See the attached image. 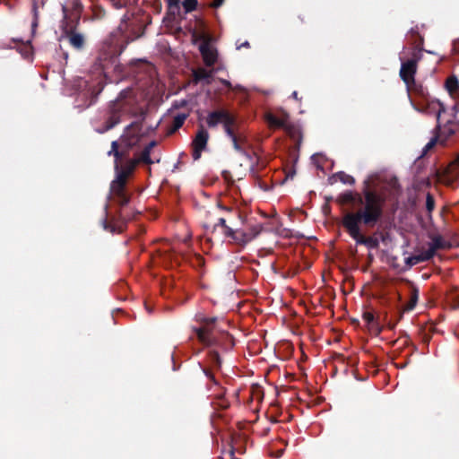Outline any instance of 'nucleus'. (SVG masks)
Listing matches in <instances>:
<instances>
[{"mask_svg": "<svg viewBox=\"0 0 459 459\" xmlns=\"http://www.w3.org/2000/svg\"><path fill=\"white\" fill-rule=\"evenodd\" d=\"M151 153L148 150H143L139 158L128 159L126 161V169L121 171L117 178L110 183L109 199L117 205L114 214H108V205L104 207L105 217L101 221L102 227L110 233H122L129 221L134 218L131 209L126 208L130 202L131 195L127 193L126 185L129 177L134 171L139 163L152 164Z\"/></svg>", "mask_w": 459, "mask_h": 459, "instance_id": "f257e3e1", "label": "nucleus"}, {"mask_svg": "<svg viewBox=\"0 0 459 459\" xmlns=\"http://www.w3.org/2000/svg\"><path fill=\"white\" fill-rule=\"evenodd\" d=\"M384 207L378 198L371 193H366V206L354 212H347L342 220V225L357 244L376 249L379 241L375 237H366L361 234L360 224L373 228L382 219Z\"/></svg>", "mask_w": 459, "mask_h": 459, "instance_id": "f03ea898", "label": "nucleus"}, {"mask_svg": "<svg viewBox=\"0 0 459 459\" xmlns=\"http://www.w3.org/2000/svg\"><path fill=\"white\" fill-rule=\"evenodd\" d=\"M120 51L117 45L111 42H104L99 56L92 65L95 78L85 81V91L82 93L87 99L85 106L93 105L98 96L101 93L106 83L107 74L111 70L116 71L119 66L118 56Z\"/></svg>", "mask_w": 459, "mask_h": 459, "instance_id": "7ed1b4c3", "label": "nucleus"}, {"mask_svg": "<svg viewBox=\"0 0 459 459\" xmlns=\"http://www.w3.org/2000/svg\"><path fill=\"white\" fill-rule=\"evenodd\" d=\"M195 320L199 326L193 327L200 343L207 348L217 347L224 351H230L235 345L231 334L217 329V317H207L203 314L195 315Z\"/></svg>", "mask_w": 459, "mask_h": 459, "instance_id": "20e7f679", "label": "nucleus"}, {"mask_svg": "<svg viewBox=\"0 0 459 459\" xmlns=\"http://www.w3.org/2000/svg\"><path fill=\"white\" fill-rule=\"evenodd\" d=\"M205 122L209 128H215L221 125L234 150L239 153H245L244 145L247 142V135L234 113L226 108H217L208 113Z\"/></svg>", "mask_w": 459, "mask_h": 459, "instance_id": "39448f33", "label": "nucleus"}, {"mask_svg": "<svg viewBox=\"0 0 459 459\" xmlns=\"http://www.w3.org/2000/svg\"><path fill=\"white\" fill-rule=\"evenodd\" d=\"M130 91H123L118 97L108 103V108L103 114V123L95 128L99 134H104L121 122L124 115L130 114L136 116L132 110V102L127 100Z\"/></svg>", "mask_w": 459, "mask_h": 459, "instance_id": "423d86ee", "label": "nucleus"}, {"mask_svg": "<svg viewBox=\"0 0 459 459\" xmlns=\"http://www.w3.org/2000/svg\"><path fill=\"white\" fill-rule=\"evenodd\" d=\"M423 57V49L412 48L410 57L406 60L401 58L399 76L406 87L415 85V75L418 70V64Z\"/></svg>", "mask_w": 459, "mask_h": 459, "instance_id": "0eeeda50", "label": "nucleus"}, {"mask_svg": "<svg viewBox=\"0 0 459 459\" xmlns=\"http://www.w3.org/2000/svg\"><path fill=\"white\" fill-rule=\"evenodd\" d=\"M374 194L381 203V207H385L386 202V196L385 194L370 189L368 186L363 189L362 195L359 193H353L351 191H346L341 194L338 197V201L341 204H348L356 203L360 205V208L366 206V193Z\"/></svg>", "mask_w": 459, "mask_h": 459, "instance_id": "6e6552de", "label": "nucleus"}, {"mask_svg": "<svg viewBox=\"0 0 459 459\" xmlns=\"http://www.w3.org/2000/svg\"><path fill=\"white\" fill-rule=\"evenodd\" d=\"M145 115L146 112L142 109L139 114L141 120L132 122L126 126L121 139L126 143L128 148L134 146L141 140L143 136V121L144 120Z\"/></svg>", "mask_w": 459, "mask_h": 459, "instance_id": "1a4fd4ad", "label": "nucleus"}, {"mask_svg": "<svg viewBox=\"0 0 459 459\" xmlns=\"http://www.w3.org/2000/svg\"><path fill=\"white\" fill-rule=\"evenodd\" d=\"M83 6L80 0H67L62 5L63 24L79 23Z\"/></svg>", "mask_w": 459, "mask_h": 459, "instance_id": "9d476101", "label": "nucleus"}, {"mask_svg": "<svg viewBox=\"0 0 459 459\" xmlns=\"http://www.w3.org/2000/svg\"><path fill=\"white\" fill-rule=\"evenodd\" d=\"M209 138L208 131L203 125H200L191 143L194 160H198L201 158L202 152L207 148Z\"/></svg>", "mask_w": 459, "mask_h": 459, "instance_id": "9b49d317", "label": "nucleus"}, {"mask_svg": "<svg viewBox=\"0 0 459 459\" xmlns=\"http://www.w3.org/2000/svg\"><path fill=\"white\" fill-rule=\"evenodd\" d=\"M118 29L122 33H129L135 39L143 34V27L134 14L129 15L126 13L121 20Z\"/></svg>", "mask_w": 459, "mask_h": 459, "instance_id": "f8f14e48", "label": "nucleus"}, {"mask_svg": "<svg viewBox=\"0 0 459 459\" xmlns=\"http://www.w3.org/2000/svg\"><path fill=\"white\" fill-rule=\"evenodd\" d=\"M78 23L62 24L64 36L68 39L69 44L75 49L81 50L85 46L84 36L76 31Z\"/></svg>", "mask_w": 459, "mask_h": 459, "instance_id": "ddd939ff", "label": "nucleus"}, {"mask_svg": "<svg viewBox=\"0 0 459 459\" xmlns=\"http://www.w3.org/2000/svg\"><path fill=\"white\" fill-rule=\"evenodd\" d=\"M226 238H228L230 243L240 247H245L247 243L252 241V237L246 235V230L239 229H227Z\"/></svg>", "mask_w": 459, "mask_h": 459, "instance_id": "4468645a", "label": "nucleus"}, {"mask_svg": "<svg viewBox=\"0 0 459 459\" xmlns=\"http://www.w3.org/2000/svg\"><path fill=\"white\" fill-rule=\"evenodd\" d=\"M199 51L206 66H212L216 63L217 51L208 42L202 43L199 46Z\"/></svg>", "mask_w": 459, "mask_h": 459, "instance_id": "2eb2a0df", "label": "nucleus"}, {"mask_svg": "<svg viewBox=\"0 0 459 459\" xmlns=\"http://www.w3.org/2000/svg\"><path fill=\"white\" fill-rule=\"evenodd\" d=\"M265 119L271 127L284 129L288 128L289 115L287 113H283L281 117L268 113L265 116Z\"/></svg>", "mask_w": 459, "mask_h": 459, "instance_id": "dca6fc26", "label": "nucleus"}, {"mask_svg": "<svg viewBox=\"0 0 459 459\" xmlns=\"http://www.w3.org/2000/svg\"><path fill=\"white\" fill-rule=\"evenodd\" d=\"M226 388L220 387V392L214 395V400L212 401V404L215 409L219 410H227L230 403L225 398Z\"/></svg>", "mask_w": 459, "mask_h": 459, "instance_id": "f3484780", "label": "nucleus"}, {"mask_svg": "<svg viewBox=\"0 0 459 459\" xmlns=\"http://www.w3.org/2000/svg\"><path fill=\"white\" fill-rule=\"evenodd\" d=\"M212 76V71H208L204 68L193 70V81L195 83L204 81L206 84H210Z\"/></svg>", "mask_w": 459, "mask_h": 459, "instance_id": "a211bd4d", "label": "nucleus"}, {"mask_svg": "<svg viewBox=\"0 0 459 459\" xmlns=\"http://www.w3.org/2000/svg\"><path fill=\"white\" fill-rule=\"evenodd\" d=\"M449 247V243L446 242L442 236L435 235L431 237V243L429 244V248L432 249L433 253L436 255L437 250L446 249Z\"/></svg>", "mask_w": 459, "mask_h": 459, "instance_id": "6ab92c4d", "label": "nucleus"}, {"mask_svg": "<svg viewBox=\"0 0 459 459\" xmlns=\"http://www.w3.org/2000/svg\"><path fill=\"white\" fill-rule=\"evenodd\" d=\"M188 116V113H180L175 116L172 124L168 130L169 134H172L181 128Z\"/></svg>", "mask_w": 459, "mask_h": 459, "instance_id": "aec40b11", "label": "nucleus"}, {"mask_svg": "<svg viewBox=\"0 0 459 459\" xmlns=\"http://www.w3.org/2000/svg\"><path fill=\"white\" fill-rule=\"evenodd\" d=\"M337 179L347 185H353L355 183L354 178L343 171L337 172L336 174L330 177L328 180L330 184H333Z\"/></svg>", "mask_w": 459, "mask_h": 459, "instance_id": "412c9836", "label": "nucleus"}, {"mask_svg": "<svg viewBox=\"0 0 459 459\" xmlns=\"http://www.w3.org/2000/svg\"><path fill=\"white\" fill-rule=\"evenodd\" d=\"M419 295H420L419 289L416 286L411 285V289H410V300L406 304L405 308H404L406 311H411L415 308V307L418 303V300H419Z\"/></svg>", "mask_w": 459, "mask_h": 459, "instance_id": "4be33fe9", "label": "nucleus"}, {"mask_svg": "<svg viewBox=\"0 0 459 459\" xmlns=\"http://www.w3.org/2000/svg\"><path fill=\"white\" fill-rule=\"evenodd\" d=\"M126 155H127L126 152L118 151V155L114 156V158H115L114 169H115V173H116L115 178H117V176L119 175V173L121 171H124L126 169V162L124 164H122V160L124 158H126Z\"/></svg>", "mask_w": 459, "mask_h": 459, "instance_id": "5701e85b", "label": "nucleus"}, {"mask_svg": "<svg viewBox=\"0 0 459 459\" xmlns=\"http://www.w3.org/2000/svg\"><path fill=\"white\" fill-rule=\"evenodd\" d=\"M44 6V0H32V14H33V21L31 23L32 31L36 29L39 23V8Z\"/></svg>", "mask_w": 459, "mask_h": 459, "instance_id": "b1692460", "label": "nucleus"}, {"mask_svg": "<svg viewBox=\"0 0 459 459\" xmlns=\"http://www.w3.org/2000/svg\"><path fill=\"white\" fill-rule=\"evenodd\" d=\"M409 37L411 44L414 45L413 48H418L420 49L422 48L424 39L423 37L419 33L418 29H411L409 31Z\"/></svg>", "mask_w": 459, "mask_h": 459, "instance_id": "393cba45", "label": "nucleus"}, {"mask_svg": "<svg viewBox=\"0 0 459 459\" xmlns=\"http://www.w3.org/2000/svg\"><path fill=\"white\" fill-rule=\"evenodd\" d=\"M208 358H209V362L213 368H215L217 370L221 369L222 361H221V356H220L218 351L211 350L208 352Z\"/></svg>", "mask_w": 459, "mask_h": 459, "instance_id": "a878e982", "label": "nucleus"}, {"mask_svg": "<svg viewBox=\"0 0 459 459\" xmlns=\"http://www.w3.org/2000/svg\"><path fill=\"white\" fill-rule=\"evenodd\" d=\"M446 88L451 94L459 90V81L455 75L447 77L446 81Z\"/></svg>", "mask_w": 459, "mask_h": 459, "instance_id": "bb28decb", "label": "nucleus"}, {"mask_svg": "<svg viewBox=\"0 0 459 459\" xmlns=\"http://www.w3.org/2000/svg\"><path fill=\"white\" fill-rule=\"evenodd\" d=\"M19 51L22 54V56L26 59H30L32 57L33 49L30 41L22 43V46L19 48Z\"/></svg>", "mask_w": 459, "mask_h": 459, "instance_id": "cd10ccee", "label": "nucleus"}, {"mask_svg": "<svg viewBox=\"0 0 459 459\" xmlns=\"http://www.w3.org/2000/svg\"><path fill=\"white\" fill-rule=\"evenodd\" d=\"M417 255L420 259V262L422 263V262H427V261L430 260L431 258H433L435 254L433 253L432 249L428 248L426 250L420 252L419 254H417Z\"/></svg>", "mask_w": 459, "mask_h": 459, "instance_id": "c85d7f7f", "label": "nucleus"}, {"mask_svg": "<svg viewBox=\"0 0 459 459\" xmlns=\"http://www.w3.org/2000/svg\"><path fill=\"white\" fill-rule=\"evenodd\" d=\"M263 230V226L261 224H256L248 229L246 231V235L252 237V240L255 238Z\"/></svg>", "mask_w": 459, "mask_h": 459, "instance_id": "c756f323", "label": "nucleus"}, {"mask_svg": "<svg viewBox=\"0 0 459 459\" xmlns=\"http://www.w3.org/2000/svg\"><path fill=\"white\" fill-rule=\"evenodd\" d=\"M426 209L429 213V217H431V212L435 209V199L430 193H428L426 196Z\"/></svg>", "mask_w": 459, "mask_h": 459, "instance_id": "7c9ffc66", "label": "nucleus"}, {"mask_svg": "<svg viewBox=\"0 0 459 459\" xmlns=\"http://www.w3.org/2000/svg\"><path fill=\"white\" fill-rule=\"evenodd\" d=\"M198 3L197 0H184L182 5L186 11V13H190L195 10Z\"/></svg>", "mask_w": 459, "mask_h": 459, "instance_id": "2f4dec72", "label": "nucleus"}, {"mask_svg": "<svg viewBox=\"0 0 459 459\" xmlns=\"http://www.w3.org/2000/svg\"><path fill=\"white\" fill-rule=\"evenodd\" d=\"M406 90L409 93H415L417 95H420V96H423L424 95V90L422 88V86L418 83L416 81H415V85H411V87H406Z\"/></svg>", "mask_w": 459, "mask_h": 459, "instance_id": "473e14b6", "label": "nucleus"}, {"mask_svg": "<svg viewBox=\"0 0 459 459\" xmlns=\"http://www.w3.org/2000/svg\"><path fill=\"white\" fill-rule=\"evenodd\" d=\"M446 173H459V154L450 162Z\"/></svg>", "mask_w": 459, "mask_h": 459, "instance_id": "72a5a7b5", "label": "nucleus"}, {"mask_svg": "<svg viewBox=\"0 0 459 459\" xmlns=\"http://www.w3.org/2000/svg\"><path fill=\"white\" fill-rule=\"evenodd\" d=\"M202 369H203V372L205 375V377L212 383V385H214L220 388L221 386L219 385V382L215 378V376L212 373V371L207 368H203Z\"/></svg>", "mask_w": 459, "mask_h": 459, "instance_id": "f704fd0d", "label": "nucleus"}, {"mask_svg": "<svg viewBox=\"0 0 459 459\" xmlns=\"http://www.w3.org/2000/svg\"><path fill=\"white\" fill-rule=\"evenodd\" d=\"M362 318L369 325H374L377 321L374 314L370 311L364 312L362 315Z\"/></svg>", "mask_w": 459, "mask_h": 459, "instance_id": "c9c22d12", "label": "nucleus"}, {"mask_svg": "<svg viewBox=\"0 0 459 459\" xmlns=\"http://www.w3.org/2000/svg\"><path fill=\"white\" fill-rule=\"evenodd\" d=\"M92 13L95 19H102L106 14V11L99 5L93 6Z\"/></svg>", "mask_w": 459, "mask_h": 459, "instance_id": "e433bc0d", "label": "nucleus"}, {"mask_svg": "<svg viewBox=\"0 0 459 459\" xmlns=\"http://www.w3.org/2000/svg\"><path fill=\"white\" fill-rule=\"evenodd\" d=\"M169 11L175 13L179 11V0H167Z\"/></svg>", "mask_w": 459, "mask_h": 459, "instance_id": "4c0bfd02", "label": "nucleus"}, {"mask_svg": "<svg viewBox=\"0 0 459 459\" xmlns=\"http://www.w3.org/2000/svg\"><path fill=\"white\" fill-rule=\"evenodd\" d=\"M110 2L116 9L126 8L130 4V0H110Z\"/></svg>", "mask_w": 459, "mask_h": 459, "instance_id": "58836bf2", "label": "nucleus"}, {"mask_svg": "<svg viewBox=\"0 0 459 459\" xmlns=\"http://www.w3.org/2000/svg\"><path fill=\"white\" fill-rule=\"evenodd\" d=\"M216 226H221L222 228V233L225 238L227 237V229H232L231 227L227 225L226 220L224 218H220L219 222L214 225V228Z\"/></svg>", "mask_w": 459, "mask_h": 459, "instance_id": "ea45409f", "label": "nucleus"}, {"mask_svg": "<svg viewBox=\"0 0 459 459\" xmlns=\"http://www.w3.org/2000/svg\"><path fill=\"white\" fill-rule=\"evenodd\" d=\"M405 263L409 266H413L420 264V259L417 255H411L406 258Z\"/></svg>", "mask_w": 459, "mask_h": 459, "instance_id": "a19ab883", "label": "nucleus"}, {"mask_svg": "<svg viewBox=\"0 0 459 459\" xmlns=\"http://www.w3.org/2000/svg\"><path fill=\"white\" fill-rule=\"evenodd\" d=\"M118 147H119V144H118L117 141H113L111 143V149L108 152V156H111V155L117 156L118 155V151H119Z\"/></svg>", "mask_w": 459, "mask_h": 459, "instance_id": "79ce46f5", "label": "nucleus"}, {"mask_svg": "<svg viewBox=\"0 0 459 459\" xmlns=\"http://www.w3.org/2000/svg\"><path fill=\"white\" fill-rule=\"evenodd\" d=\"M218 80H219V82H220L222 85H224L225 87H227L229 90H233V89H236V90H242V89H243V88H242V86H240V85H237L235 88H233V86H232L231 82H230V81L226 80V79L219 78Z\"/></svg>", "mask_w": 459, "mask_h": 459, "instance_id": "37998d69", "label": "nucleus"}, {"mask_svg": "<svg viewBox=\"0 0 459 459\" xmlns=\"http://www.w3.org/2000/svg\"><path fill=\"white\" fill-rule=\"evenodd\" d=\"M188 101L186 100H175L172 104V108L179 109L187 106Z\"/></svg>", "mask_w": 459, "mask_h": 459, "instance_id": "c03bdc74", "label": "nucleus"}, {"mask_svg": "<svg viewBox=\"0 0 459 459\" xmlns=\"http://www.w3.org/2000/svg\"><path fill=\"white\" fill-rule=\"evenodd\" d=\"M437 138H432L424 147L422 155H425L429 150H431L437 143Z\"/></svg>", "mask_w": 459, "mask_h": 459, "instance_id": "a18cd8bd", "label": "nucleus"}, {"mask_svg": "<svg viewBox=\"0 0 459 459\" xmlns=\"http://www.w3.org/2000/svg\"><path fill=\"white\" fill-rule=\"evenodd\" d=\"M453 124L452 121L447 122V126L445 127V131L447 134V136H451L455 134V129H453L450 126Z\"/></svg>", "mask_w": 459, "mask_h": 459, "instance_id": "49530a36", "label": "nucleus"}, {"mask_svg": "<svg viewBox=\"0 0 459 459\" xmlns=\"http://www.w3.org/2000/svg\"><path fill=\"white\" fill-rule=\"evenodd\" d=\"M157 145L156 141L150 142L143 150H148V152L151 153L152 150Z\"/></svg>", "mask_w": 459, "mask_h": 459, "instance_id": "de8ad7c7", "label": "nucleus"}, {"mask_svg": "<svg viewBox=\"0 0 459 459\" xmlns=\"http://www.w3.org/2000/svg\"><path fill=\"white\" fill-rule=\"evenodd\" d=\"M224 0H214L212 4H211V7L212 8H218L220 7L222 4H223Z\"/></svg>", "mask_w": 459, "mask_h": 459, "instance_id": "09e8293b", "label": "nucleus"}, {"mask_svg": "<svg viewBox=\"0 0 459 459\" xmlns=\"http://www.w3.org/2000/svg\"><path fill=\"white\" fill-rule=\"evenodd\" d=\"M452 110L454 112V117L455 118L456 114L459 112V104H455Z\"/></svg>", "mask_w": 459, "mask_h": 459, "instance_id": "8fccbe9b", "label": "nucleus"}, {"mask_svg": "<svg viewBox=\"0 0 459 459\" xmlns=\"http://www.w3.org/2000/svg\"><path fill=\"white\" fill-rule=\"evenodd\" d=\"M222 177H223V178H224L225 180H229V179H230V173L229 171H227V170H224V171L222 172Z\"/></svg>", "mask_w": 459, "mask_h": 459, "instance_id": "3c124183", "label": "nucleus"}, {"mask_svg": "<svg viewBox=\"0 0 459 459\" xmlns=\"http://www.w3.org/2000/svg\"><path fill=\"white\" fill-rule=\"evenodd\" d=\"M445 111V108L443 105L440 106V108L438 110V113H437V122L439 121V117H440V114L441 112H444Z\"/></svg>", "mask_w": 459, "mask_h": 459, "instance_id": "603ef678", "label": "nucleus"}, {"mask_svg": "<svg viewBox=\"0 0 459 459\" xmlns=\"http://www.w3.org/2000/svg\"><path fill=\"white\" fill-rule=\"evenodd\" d=\"M249 42L248 41H245L243 44H241V46L238 47V48H249Z\"/></svg>", "mask_w": 459, "mask_h": 459, "instance_id": "864d4df0", "label": "nucleus"}, {"mask_svg": "<svg viewBox=\"0 0 459 459\" xmlns=\"http://www.w3.org/2000/svg\"><path fill=\"white\" fill-rule=\"evenodd\" d=\"M291 97L297 100H299V97H298V91H293L292 94H291Z\"/></svg>", "mask_w": 459, "mask_h": 459, "instance_id": "5fc2aeb1", "label": "nucleus"}, {"mask_svg": "<svg viewBox=\"0 0 459 459\" xmlns=\"http://www.w3.org/2000/svg\"><path fill=\"white\" fill-rule=\"evenodd\" d=\"M197 22H198L200 26H202V27L204 26V22L203 20L199 19Z\"/></svg>", "mask_w": 459, "mask_h": 459, "instance_id": "6e6d98bb", "label": "nucleus"}, {"mask_svg": "<svg viewBox=\"0 0 459 459\" xmlns=\"http://www.w3.org/2000/svg\"><path fill=\"white\" fill-rule=\"evenodd\" d=\"M221 209H223V210H226V211H230V208H228V207H223V206H221Z\"/></svg>", "mask_w": 459, "mask_h": 459, "instance_id": "4d7b16f0", "label": "nucleus"}, {"mask_svg": "<svg viewBox=\"0 0 459 459\" xmlns=\"http://www.w3.org/2000/svg\"><path fill=\"white\" fill-rule=\"evenodd\" d=\"M457 123L459 124V120L457 121Z\"/></svg>", "mask_w": 459, "mask_h": 459, "instance_id": "13d9d810", "label": "nucleus"}]
</instances>
